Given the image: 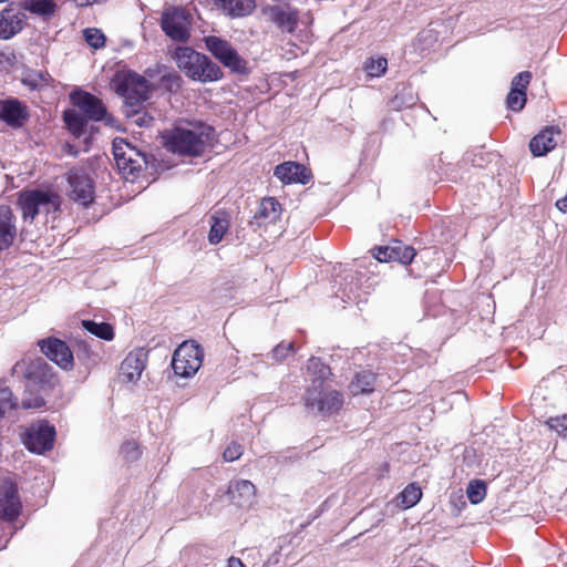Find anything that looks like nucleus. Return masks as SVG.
I'll use <instances>...</instances> for the list:
<instances>
[{
    "label": "nucleus",
    "instance_id": "4be33fe9",
    "mask_svg": "<svg viewBox=\"0 0 567 567\" xmlns=\"http://www.w3.org/2000/svg\"><path fill=\"white\" fill-rule=\"evenodd\" d=\"M559 131L554 127H545L529 142V150L534 156H544L557 145L556 136Z\"/></svg>",
    "mask_w": 567,
    "mask_h": 567
},
{
    "label": "nucleus",
    "instance_id": "20e7f679",
    "mask_svg": "<svg viewBox=\"0 0 567 567\" xmlns=\"http://www.w3.org/2000/svg\"><path fill=\"white\" fill-rule=\"evenodd\" d=\"M111 85L130 107L137 106L146 101L151 92L148 81L131 70L117 71L112 79Z\"/></svg>",
    "mask_w": 567,
    "mask_h": 567
},
{
    "label": "nucleus",
    "instance_id": "49530a36",
    "mask_svg": "<svg viewBox=\"0 0 567 567\" xmlns=\"http://www.w3.org/2000/svg\"><path fill=\"white\" fill-rule=\"evenodd\" d=\"M76 6L85 7L94 3V0H73Z\"/></svg>",
    "mask_w": 567,
    "mask_h": 567
},
{
    "label": "nucleus",
    "instance_id": "f704fd0d",
    "mask_svg": "<svg viewBox=\"0 0 567 567\" xmlns=\"http://www.w3.org/2000/svg\"><path fill=\"white\" fill-rule=\"evenodd\" d=\"M83 35L86 43L94 49H101L105 45V35L100 29L87 28L83 31Z\"/></svg>",
    "mask_w": 567,
    "mask_h": 567
},
{
    "label": "nucleus",
    "instance_id": "423d86ee",
    "mask_svg": "<svg viewBox=\"0 0 567 567\" xmlns=\"http://www.w3.org/2000/svg\"><path fill=\"white\" fill-rule=\"evenodd\" d=\"M204 350L195 341H184L173 353L172 368L181 378H193L203 364Z\"/></svg>",
    "mask_w": 567,
    "mask_h": 567
},
{
    "label": "nucleus",
    "instance_id": "39448f33",
    "mask_svg": "<svg viewBox=\"0 0 567 567\" xmlns=\"http://www.w3.org/2000/svg\"><path fill=\"white\" fill-rule=\"evenodd\" d=\"M18 204L23 218L33 220L37 215L56 213L61 206V197L50 189H30L20 193Z\"/></svg>",
    "mask_w": 567,
    "mask_h": 567
},
{
    "label": "nucleus",
    "instance_id": "412c9836",
    "mask_svg": "<svg viewBox=\"0 0 567 567\" xmlns=\"http://www.w3.org/2000/svg\"><path fill=\"white\" fill-rule=\"evenodd\" d=\"M274 174L278 179L286 184H307L310 178L307 168L302 164L296 162H285L277 165Z\"/></svg>",
    "mask_w": 567,
    "mask_h": 567
},
{
    "label": "nucleus",
    "instance_id": "5701e85b",
    "mask_svg": "<svg viewBox=\"0 0 567 567\" xmlns=\"http://www.w3.org/2000/svg\"><path fill=\"white\" fill-rule=\"evenodd\" d=\"M14 216L9 206H0V250L9 248L16 238Z\"/></svg>",
    "mask_w": 567,
    "mask_h": 567
},
{
    "label": "nucleus",
    "instance_id": "f3484780",
    "mask_svg": "<svg viewBox=\"0 0 567 567\" xmlns=\"http://www.w3.org/2000/svg\"><path fill=\"white\" fill-rule=\"evenodd\" d=\"M21 509L17 486L8 480L0 481V514L6 520H13Z\"/></svg>",
    "mask_w": 567,
    "mask_h": 567
},
{
    "label": "nucleus",
    "instance_id": "ddd939ff",
    "mask_svg": "<svg viewBox=\"0 0 567 567\" xmlns=\"http://www.w3.org/2000/svg\"><path fill=\"white\" fill-rule=\"evenodd\" d=\"M226 495L236 507L248 509L256 502V486L248 480H233L228 484Z\"/></svg>",
    "mask_w": 567,
    "mask_h": 567
},
{
    "label": "nucleus",
    "instance_id": "c85d7f7f",
    "mask_svg": "<svg viewBox=\"0 0 567 567\" xmlns=\"http://www.w3.org/2000/svg\"><path fill=\"white\" fill-rule=\"evenodd\" d=\"M375 375L370 371H362L355 375L351 382L350 390L352 394H368L374 390Z\"/></svg>",
    "mask_w": 567,
    "mask_h": 567
},
{
    "label": "nucleus",
    "instance_id": "cd10ccee",
    "mask_svg": "<svg viewBox=\"0 0 567 567\" xmlns=\"http://www.w3.org/2000/svg\"><path fill=\"white\" fill-rule=\"evenodd\" d=\"M281 214V206L274 197L264 198L256 218L264 220V223H276Z\"/></svg>",
    "mask_w": 567,
    "mask_h": 567
},
{
    "label": "nucleus",
    "instance_id": "c9c22d12",
    "mask_svg": "<svg viewBox=\"0 0 567 567\" xmlns=\"http://www.w3.org/2000/svg\"><path fill=\"white\" fill-rule=\"evenodd\" d=\"M127 105L126 115L131 118L132 123L140 127L148 126L153 121V117L144 112L142 109H134Z\"/></svg>",
    "mask_w": 567,
    "mask_h": 567
},
{
    "label": "nucleus",
    "instance_id": "a19ab883",
    "mask_svg": "<svg viewBox=\"0 0 567 567\" xmlns=\"http://www.w3.org/2000/svg\"><path fill=\"white\" fill-rule=\"evenodd\" d=\"M121 453L128 461H135L141 455L138 444L135 441H128L123 444Z\"/></svg>",
    "mask_w": 567,
    "mask_h": 567
},
{
    "label": "nucleus",
    "instance_id": "4c0bfd02",
    "mask_svg": "<svg viewBox=\"0 0 567 567\" xmlns=\"http://www.w3.org/2000/svg\"><path fill=\"white\" fill-rule=\"evenodd\" d=\"M506 102L512 111L518 112L525 106L526 93L522 90H511Z\"/></svg>",
    "mask_w": 567,
    "mask_h": 567
},
{
    "label": "nucleus",
    "instance_id": "37998d69",
    "mask_svg": "<svg viewBox=\"0 0 567 567\" xmlns=\"http://www.w3.org/2000/svg\"><path fill=\"white\" fill-rule=\"evenodd\" d=\"M532 79V73L528 71H524L518 73L516 76H514L512 81V89L511 90H522L525 92L527 85L529 84Z\"/></svg>",
    "mask_w": 567,
    "mask_h": 567
},
{
    "label": "nucleus",
    "instance_id": "f03ea898",
    "mask_svg": "<svg viewBox=\"0 0 567 567\" xmlns=\"http://www.w3.org/2000/svg\"><path fill=\"white\" fill-rule=\"evenodd\" d=\"M174 59L177 66L193 80L212 82L221 76V71L217 64L205 54L198 53L188 47L177 48Z\"/></svg>",
    "mask_w": 567,
    "mask_h": 567
},
{
    "label": "nucleus",
    "instance_id": "58836bf2",
    "mask_svg": "<svg viewBox=\"0 0 567 567\" xmlns=\"http://www.w3.org/2000/svg\"><path fill=\"white\" fill-rule=\"evenodd\" d=\"M33 389L27 388L24 398L21 401V408L23 409H40L44 405V399L39 394H33Z\"/></svg>",
    "mask_w": 567,
    "mask_h": 567
},
{
    "label": "nucleus",
    "instance_id": "b1692460",
    "mask_svg": "<svg viewBox=\"0 0 567 567\" xmlns=\"http://www.w3.org/2000/svg\"><path fill=\"white\" fill-rule=\"evenodd\" d=\"M24 14L3 10L0 13V39L8 40L24 27Z\"/></svg>",
    "mask_w": 567,
    "mask_h": 567
},
{
    "label": "nucleus",
    "instance_id": "7ed1b4c3",
    "mask_svg": "<svg viewBox=\"0 0 567 567\" xmlns=\"http://www.w3.org/2000/svg\"><path fill=\"white\" fill-rule=\"evenodd\" d=\"M210 137V127L196 125L192 128L176 127L165 136L166 146L181 155H199Z\"/></svg>",
    "mask_w": 567,
    "mask_h": 567
},
{
    "label": "nucleus",
    "instance_id": "6e6552de",
    "mask_svg": "<svg viewBox=\"0 0 567 567\" xmlns=\"http://www.w3.org/2000/svg\"><path fill=\"white\" fill-rule=\"evenodd\" d=\"M55 429L45 421L31 424L22 435L25 447L37 454H42L53 447Z\"/></svg>",
    "mask_w": 567,
    "mask_h": 567
},
{
    "label": "nucleus",
    "instance_id": "9d476101",
    "mask_svg": "<svg viewBox=\"0 0 567 567\" xmlns=\"http://www.w3.org/2000/svg\"><path fill=\"white\" fill-rule=\"evenodd\" d=\"M205 43L207 50L225 66L234 71H240L245 68L244 61L237 51L226 40L210 35L205 38Z\"/></svg>",
    "mask_w": 567,
    "mask_h": 567
},
{
    "label": "nucleus",
    "instance_id": "e433bc0d",
    "mask_svg": "<svg viewBox=\"0 0 567 567\" xmlns=\"http://www.w3.org/2000/svg\"><path fill=\"white\" fill-rule=\"evenodd\" d=\"M388 61L384 58L369 59L365 62V71L370 76H381L385 73Z\"/></svg>",
    "mask_w": 567,
    "mask_h": 567
},
{
    "label": "nucleus",
    "instance_id": "ea45409f",
    "mask_svg": "<svg viewBox=\"0 0 567 567\" xmlns=\"http://www.w3.org/2000/svg\"><path fill=\"white\" fill-rule=\"evenodd\" d=\"M546 423L558 435L567 436V415L550 417Z\"/></svg>",
    "mask_w": 567,
    "mask_h": 567
},
{
    "label": "nucleus",
    "instance_id": "f257e3e1",
    "mask_svg": "<svg viewBox=\"0 0 567 567\" xmlns=\"http://www.w3.org/2000/svg\"><path fill=\"white\" fill-rule=\"evenodd\" d=\"M307 371L311 375V385L305 395V406L316 413L331 414L342 405L341 394L330 389L324 382L330 375V368L318 358H310Z\"/></svg>",
    "mask_w": 567,
    "mask_h": 567
},
{
    "label": "nucleus",
    "instance_id": "393cba45",
    "mask_svg": "<svg viewBox=\"0 0 567 567\" xmlns=\"http://www.w3.org/2000/svg\"><path fill=\"white\" fill-rule=\"evenodd\" d=\"M210 230L208 234V241L212 245H217L221 241L224 235L227 233L230 224L229 214L225 210H217L210 216Z\"/></svg>",
    "mask_w": 567,
    "mask_h": 567
},
{
    "label": "nucleus",
    "instance_id": "79ce46f5",
    "mask_svg": "<svg viewBox=\"0 0 567 567\" xmlns=\"http://www.w3.org/2000/svg\"><path fill=\"white\" fill-rule=\"evenodd\" d=\"M293 352V342H281L272 350V357L277 361L285 360L290 353Z\"/></svg>",
    "mask_w": 567,
    "mask_h": 567
},
{
    "label": "nucleus",
    "instance_id": "473e14b6",
    "mask_svg": "<svg viewBox=\"0 0 567 567\" xmlns=\"http://www.w3.org/2000/svg\"><path fill=\"white\" fill-rule=\"evenodd\" d=\"M466 495L472 504H480L486 496V484L482 480H473L468 483Z\"/></svg>",
    "mask_w": 567,
    "mask_h": 567
},
{
    "label": "nucleus",
    "instance_id": "9b49d317",
    "mask_svg": "<svg viewBox=\"0 0 567 567\" xmlns=\"http://www.w3.org/2000/svg\"><path fill=\"white\" fill-rule=\"evenodd\" d=\"M68 182L71 188V198L82 206H87L94 198V185L87 174L81 169H72L69 173Z\"/></svg>",
    "mask_w": 567,
    "mask_h": 567
},
{
    "label": "nucleus",
    "instance_id": "72a5a7b5",
    "mask_svg": "<svg viewBox=\"0 0 567 567\" xmlns=\"http://www.w3.org/2000/svg\"><path fill=\"white\" fill-rule=\"evenodd\" d=\"M18 406L17 400L13 398L11 390L3 383H0V416L7 411Z\"/></svg>",
    "mask_w": 567,
    "mask_h": 567
},
{
    "label": "nucleus",
    "instance_id": "f8f14e48",
    "mask_svg": "<svg viewBox=\"0 0 567 567\" xmlns=\"http://www.w3.org/2000/svg\"><path fill=\"white\" fill-rule=\"evenodd\" d=\"M39 347L48 359L55 362L63 370L73 369V353L64 341L56 338H48L40 340Z\"/></svg>",
    "mask_w": 567,
    "mask_h": 567
},
{
    "label": "nucleus",
    "instance_id": "de8ad7c7",
    "mask_svg": "<svg viewBox=\"0 0 567 567\" xmlns=\"http://www.w3.org/2000/svg\"><path fill=\"white\" fill-rule=\"evenodd\" d=\"M429 567H440V566H435V565H430Z\"/></svg>",
    "mask_w": 567,
    "mask_h": 567
},
{
    "label": "nucleus",
    "instance_id": "c03bdc74",
    "mask_svg": "<svg viewBox=\"0 0 567 567\" xmlns=\"http://www.w3.org/2000/svg\"><path fill=\"white\" fill-rule=\"evenodd\" d=\"M243 454V446L237 443H230L224 451L223 457L226 462L238 460Z\"/></svg>",
    "mask_w": 567,
    "mask_h": 567
},
{
    "label": "nucleus",
    "instance_id": "0eeeda50",
    "mask_svg": "<svg viewBox=\"0 0 567 567\" xmlns=\"http://www.w3.org/2000/svg\"><path fill=\"white\" fill-rule=\"evenodd\" d=\"M193 17L184 8L168 7L161 18V27L164 33L177 42H187L190 35Z\"/></svg>",
    "mask_w": 567,
    "mask_h": 567
},
{
    "label": "nucleus",
    "instance_id": "4468645a",
    "mask_svg": "<svg viewBox=\"0 0 567 567\" xmlns=\"http://www.w3.org/2000/svg\"><path fill=\"white\" fill-rule=\"evenodd\" d=\"M73 103L80 112L92 121H106L109 124L112 123L113 118L107 114L105 106L102 101L94 95L83 92L72 96Z\"/></svg>",
    "mask_w": 567,
    "mask_h": 567
},
{
    "label": "nucleus",
    "instance_id": "aec40b11",
    "mask_svg": "<svg viewBox=\"0 0 567 567\" xmlns=\"http://www.w3.org/2000/svg\"><path fill=\"white\" fill-rule=\"evenodd\" d=\"M113 155L116 161L117 167L124 173L134 174L140 168L133 155H138L134 147H132L124 140H114Z\"/></svg>",
    "mask_w": 567,
    "mask_h": 567
},
{
    "label": "nucleus",
    "instance_id": "7c9ffc66",
    "mask_svg": "<svg viewBox=\"0 0 567 567\" xmlns=\"http://www.w3.org/2000/svg\"><path fill=\"white\" fill-rule=\"evenodd\" d=\"M82 326L87 332L96 336L100 339L111 341L114 338V329L110 323L83 320Z\"/></svg>",
    "mask_w": 567,
    "mask_h": 567
},
{
    "label": "nucleus",
    "instance_id": "a18cd8bd",
    "mask_svg": "<svg viewBox=\"0 0 567 567\" xmlns=\"http://www.w3.org/2000/svg\"><path fill=\"white\" fill-rule=\"evenodd\" d=\"M227 567H246L239 558L230 557Z\"/></svg>",
    "mask_w": 567,
    "mask_h": 567
},
{
    "label": "nucleus",
    "instance_id": "2f4dec72",
    "mask_svg": "<svg viewBox=\"0 0 567 567\" xmlns=\"http://www.w3.org/2000/svg\"><path fill=\"white\" fill-rule=\"evenodd\" d=\"M421 497V487L415 483H411L400 493L398 501L402 508H411L420 502Z\"/></svg>",
    "mask_w": 567,
    "mask_h": 567
},
{
    "label": "nucleus",
    "instance_id": "a878e982",
    "mask_svg": "<svg viewBox=\"0 0 567 567\" xmlns=\"http://www.w3.org/2000/svg\"><path fill=\"white\" fill-rule=\"evenodd\" d=\"M215 4L230 17H244L255 8L252 0H214Z\"/></svg>",
    "mask_w": 567,
    "mask_h": 567
},
{
    "label": "nucleus",
    "instance_id": "1a4fd4ad",
    "mask_svg": "<svg viewBox=\"0 0 567 567\" xmlns=\"http://www.w3.org/2000/svg\"><path fill=\"white\" fill-rule=\"evenodd\" d=\"M27 388L51 391L59 385V379L53 368L42 359L30 362L25 373Z\"/></svg>",
    "mask_w": 567,
    "mask_h": 567
},
{
    "label": "nucleus",
    "instance_id": "c756f323",
    "mask_svg": "<svg viewBox=\"0 0 567 567\" xmlns=\"http://www.w3.org/2000/svg\"><path fill=\"white\" fill-rule=\"evenodd\" d=\"M64 121L69 131L74 136H81L86 126V118L80 110H68L64 112Z\"/></svg>",
    "mask_w": 567,
    "mask_h": 567
},
{
    "label": "nucleus",
    "instance_id": "a211bd4d",
    "mask_svg": "<svg viewBox=\"0 0 567 567\" xmlns=\"http://www.w3.org/2000/svg\"><path fill=\"white\" fill-rule=\"evenodd\" d=\"M374 257L382 262L399 261L403 265L412 262L416 252L411 246L394 241L391 246L378 247L374 249Z\"/></svg>",
    "mask_w": 567,
    "mask_h": 567
},
{
    "label": "nucleus",
    "instance_id": "dca6fc26",
    "mask_svg": "<svg viewBox=\"0 0 567 567\" xmlns=\"http://www.w3.org/2000/svg\"><path fill=\"white\" fill-rule=\"evenodd\" d=\"M28 106L17 100L7 99L0 101V120L12 128L22 127L29 120Z\"/></svg>",
    "mask_w": 567,
    "mask_h": 567
},
{
    "label": "nucleus",
    "instance_id": "2eb2a0df",
    "mask_svg": "<svg viewBox=\"0 0 567 567\" xmlns=\"http://www.w3.org/2000/svg\"><path fill=\"white\" fill-rule=\"evenodd\" d=\"M262 13L282 30L292 32L298 23V11L289 4H265Z\"/></svg>",
    "mask_w": 567,
    "mask_h": 567
},
{
    "label": "nucleus",
    "instance_id": "bb28decb",
    "mask_svg": "<svg viewBox=\"0 0 567 567\" xmlns=\"http://www.w3.org/2000/svg\"><path fill=\"white\" fill-rule=\"evenodd\" d=\"M22 8L32 14L51 18L58 6L54 0H23Z\"/></svg>",
    "mask_w": 567,
    "mask_h": 567
},
{
    "label": "nucleus",
    "instance_id": "6ab92c4d",
    "mask_svg": "<svg viewBox=\"0 0 567 567\" xmlns=\"http://www.w3.org/2000/svg\"><path fill=\"white\" fill-rule=\"evenodd\" d=\"M146 367V353L143 350L130 352L121 363L120 375L125 382H136Z\"/></svg>",
    "mask_w": 567,
    "mask_h": 567
}]
</instances>
